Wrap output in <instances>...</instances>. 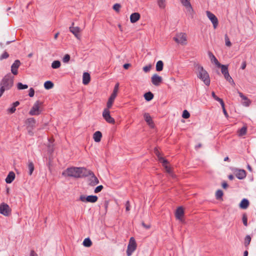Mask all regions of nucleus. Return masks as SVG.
Here are the masks:
<instances>
[{
  "mask_svg": "<svg viewBox=\"0 0 256 256\" xmlns=\"http://www.w3.org/2000/svg\"><path fill=\"white\" fill-rule=\"evenodd\" d=\"M247 132V126H244L243 127H242L240 129L238 130V136H242L246 134Z\"/></svg>",
  "mask_w": 256,
  "mask_h": 256,
  "instance_id": "c85d7f7f",
  "label": "nucleus"
},
{
  "mask_svg": "<svg viewBox=\"0 0 256 256\" xmlns=\"http://www.w3.org/2000/svg\"><path fill=\"white\" fill-rule=\"evenodd\" d=\"M26 124L27 125V130H28V132L30 134L32 135V130L35 126V124L36 122V120L34 118H29L26 120Z\"/></svg>",
  "mask_w": 256,
  "mask_h": 256,
  "instance_id": "dca6fc26",
  "label": "nucleus"
},
{
  "mask_svg": "<svg viewBox=\"0 0 256 256\" xmlns=\"http://www.w3.org/2000/svg\"><path fill=\"white\" fill-rule=\"evenodd\" d=\"M164 63L162 60H158L156 64V70L157 72H161L163 70Z\"/></svg>",
  "mask_w": 256,
  "mask_h": 256,
  "instance_id": "c756f323",
  "label": "nucleus"
},
{
  "mask_svg": "<svg viewBox=\"0 0 256 256\" xmlns=\"http://www.w3.org/2000/svg\"><path fill=\"white\" fill-rule=\"evenodd\" d=\"M20 65L19 60H16L11 66V72L14 75L18 74V69Z\"/></svg>",
  "mask_w": 256,
  "mask_h": 256,
  "instance_id": "aec40b11",
  "label": "nucleus"
},
{
  "mask_svg": "<svg viewBox=\"0 0 256 256\" xmlns=\"http://www.w3.org/2000/svg\"><path fill=\"white\" fill-rule=\"evenodd\" d=\"M182 4L186 8L187 12L193 18L194 14V12L192 8L190 3V0H180Z\"/></svg>",
  "mask_w": 256,
  "mask_h": 256,
  "instance_id": "4468645a",
  "label": "nucleus"
},
{
  "mask_svg": "<svg viewBox=\"0 0 256 256\" xmlns=\"http://www.w3.org/2000/svg\"><path fill=\"white\" fill-rule=\"evenodd\" d=\"M157 3L159 8L161 9H164L166 7V0H157Z\"/></svg>",
  "mask_w": 256,
  "mask_h": 256,
  "instance_id": "7c9ffc66",
  "label": "nucleus"
},
{
  "mask_svg": "<svg viewBox=\"0 0 256 256\" xmlns=\"http://www.w3.org/2000/svg\"><path fill=\"white\" fill-rule=\"evenodd\" d=\"M140 18V14L138 12L132 14L130 16V20L132 23H134L138 21Z\"/></svg>",
  "mask_w": 256,
  "mask_h": 256,
  "instance_id": "5701e85b",
  "label": "nucleus"
},
{
  "mask_svg": "<svg viewBox=\"0 0 256 256\" xmlns=\"http://www.w3.org/2000/svg\"><path fill=\"white\" fill-rule=\"evenodd\" d=\"M42 102L37 100L34 104L32 106L31 110L29 112V114L30 116H38L39 115L41 112H42Z\"/></svg>",
  "mask_w": 256,
  "mask_h": 256,
  "instance_id": "423d86ee",
  "label": "nucleus"
},
{
  "mask_svg": "<svg viewBox=\"0 0 256 256\" xmlns=\"http://www.w3.org/2000/svg\"><path fill=\"white\" fill-rule=\"evenodd\" d=\"M220 68H221L222 72L224 74L226 80H228L232 85L234 86L235 84L234 80H232V78L229 74L228 66L222 64Z\"/></svg>",
  "mask_w": 256,
  "mask_h": 256,
  "instance_id": "1a4fd4ad",
  "label": "nucleus"
},
{
  "mask_svg": "<svg viewBox=\"0 0 256 256\" xmlns=\"http://www.w3.org/2000/svg\"><path fill=\"white\" fill-rule=\"evenodd\" d=\"M20 104L18 101H16L12 104V106L8 110V111L10 113H14L16 111V107Z\"/></svg>",
  "mask_w": 256,
  "mask_h": 256,
  "instance_id": "2f4dec72",
  "label": "nucleus"
},
{
  "mask_svg": "<svg viewBox=\"0 0 256 256\" xmlns=\"http://www.w3.org/2000/svg\"><path fill=\"white\" fill-rule=\"evenodd\" d=\"M70 60V55L68 54H66L63 58L62 61L66 63L69 62Z\"/></svg>",
  "mask_w": 256,
  "mask_h": 256,
  "instance_id": "a18cd8bd",
  "label": "nucleus"
},
{
  "mask_svg": "<svg viewBox=\"0 0 256 256\" xmlns=\"http://www.w3.org/2000/svg\"><path fill=\"white\" fill-rule=\"evenodd\" d=\"M208 54L211 62H212L214 63L217 66L220 67V66H221L222 64L218 62V61L215 57V56L212 54V53L211 52H208Z\"/></svg>",
  "mask_w": 256,
  "mask_h": 256,
  "instance_id": "b1692460",
  "label": "nucleus"
},
{
  "mask_svg": "<svg viewBox=\"0 0 256 256\" xmlns=\"http://www.w3.org/2000/svg\"><path fill=\"white\" fill-rule=\"evenodd\" d=\"M92 244V242L89 238H86L83 242V245L86 247H90Z\"/></svg>",
  "mask_w": 256,
  "mask_h": 256,
  "instance_id": "c9c22d12",
  "label": "nucleus"
},
{
  "mask_svg": "<svg viewBox=\"0 0 256 256\" xmlns=\"http://www.w3.org/2000/svg\"><path fill=\"white\" fill-rule=\"evenodd\" d=\"M74 24L72 23V25ZM69 29L70 32H72L78 39H80V32L81 30L79 27L74 26H72L70 27Z\"/></svg>",
  "mask_w": 256,
  "mask_h": 256,
  "instance_id": "a211bd4d",
  "label": "nucleus"
},
{
  "mask_svg": "<svg viewBox=\"0 0 256 256\" xmlns=\"http://www.w3.org/2000/svg\"><path fill=\"white\" fill-rule=\"evenodd\" d=\"M223 194H224V193L222 190H218L216 193V198L218 200L222 199V197L223 196Z\"/></svg>",
  "mask_w": 256,
  "mask_h": 256,
  "instance_id": "58836bf2",
  "label": "nucleus"
},
{
  "mask_svg": "<svg viewBox=\"0 0 256 256\" xmlns=\"http://www.w3.org/2000/svg\"><path fill=\"white\" fill-rule=\"evenodd\" d=\"M197 77L202 80L206 85L208 86L210 84V78L208 72L201 65L196 64L194 65Z\"/></svg>",
  "mask_w": 256,
  "mask_h": 256,
  "instance_id": "f03ea898",
  "label": "nucleus"
},
{
  "mask_svg": "<svg viewBox=\"0 0 256 256\" xmlns=\"http://www.w3.org/2000/svg\"><path fill=\"white\" fill-rule=\"evenodd\" d=\"M228 178L230 180H232L234 178V176L233 175L230 174V175L228 176Z\"/></svg>",
  "mask_w": 256,
  "mask_h": 256,
  "instance_id": "774afa93",
  "label": "nucleus"
},
{
  "mask_svg": "<svg viewBox=\"0 0 256 256\" xmlns=\"http://www.w3.org/2000/svg\"><path fill=\"white\" fill-rule=\"evenodd\" d=\"M130 66V64H124V68L125 69H128Z\"/></svg>",
  "mask_w": 256,
  "mask_h": 256,
  "instance_id": "0e129e2a",
  "label": "nucleus"
},
{
  "mask_svg": "<svg viewBox=\"0 0 256 256\" xmlns=\"http://www.w3.org/2000/svg\"><path fill=\"white\" fill-rule=\"evenodd\" d=\"M9 55L8 52H4L0 56V60L6 58L8 57Z\"/></svg>",
  "mask_w": 256,
  "mask_h": 256,
  "instance_id": "603ef678",
  "label": "nucleus"
},
{
  "mask_svg": "<svg viewBox=\"0 0 256 256\" xmlns=\"http://www.w3.org/2000/svg\"><path fill=\"white\" fill-rule=\"evenodd\" d=\"M48 151L50 152H52V151H53V148H52V144H49L48 145Z\"/></svg>",
  "mask_w": 256,
  "mask_h": 256,
  "instance_id": "bf43d9fd",
  "label": "nucleus"
},
{
  "mask_svg": "<svg viewBox=\"0 0 256 256\" xmlns=\"http://www.w3.org/2000/svg\"><path fill=\"white\" fill-rule=\"evenodd\" d=\"M114 100V99L110 97L108 100V101L106 103V108H109V109L111 108L112 106Z\"/></svg>",
  "mask_w": 256,
  "mask_h": 256,
  "instance_id": "4c0bfd02",
  "label": "nucleus"
},
{
  "mask_svg": "<svg viewBox=\"0 0 256 256\" xmlns=\"http://www.w3.org/2000/svg\"><path fill=\"white\" fill-rule=\"evenodd\" d=\"M54 86V84L51 81H46L44 84V87L46 90L51 89Z\"/></svg>",
  "mask_w": 256,
  "mask_h": 256,
  "instance_id": "473e14b6",
  "label": "nucleus"
},
{
  "mask_svg": "<svg viewBox=\"0 0 256 256\" xmlns=\"http://www.w3.org/2000/svg\"><path fill=\"white\" fill-rule=\"evenodd\" d=\"M152 68V66L149 64L148 66H145L143 68V70L145 72H148L150 71Z\"/></svg>",
  "mask_w": 256,
  "mask_h": 256,
  "instance_id": "de8ad7c7",
  "label": "nucleus"
},
{
  "mask_svg": "<svg viewBox=\"0 0 256 256\" xmlns=\"http://www.w3.org/2000/svg\"><path fill=\"white\" fill-rule=\"evenodd\" d=\"M144 120L147 122L148 124L150 127L153 128L154 127V124L152 120L151 116L150 114L148 113H144Z\"/></svg>",
  "mask_w": 256,
  "mask_h": 256,
  "instance_id": "412c9836",
  "label": "nucleus"
},
{
  "mask_svg": "<svg viewBox=\"0 0 256 256\" xmlns=\"http://www.w3.org/2000/svg\"><path fill=\"white\" fill-rule=\"evenodd\" d=\"M174 40L178 44L185 46L188 43V36L185 32H180L177 33L173 38Z\"/></svg>",
  "mask_w": 256,
  "mask_h": 256,
  "instance_id": "20e7f679",
  "label": "nucleus"
},
{
  "mask_svg": "<svg viewBox=\"0 0 256 256\" xmlns=\"http://www.w3.org/2000/svg\"><path fill=\"white\" fill-rule=\"evenodd\" d=\"M222 111H223V112H224V116H226V117L228 118V115L226 110V108L222 109Z\"/></svg>",
  "mask_w": 256,
  "mask_h": 256,
  "instance_id": "338daca9",
  "label": "nucleus"
},
{
  "mask_svg": "<svg viewBox=\"0 0 256 256\" xmlns=\"http://www.w3.org/2000/svg\"><path fill=\"white\" fill-rule=\"evenodd\" d=\"M224 38H225L226 45L228 47H230L232 46V44L229 38H228V36L226 35Z\"/></svg>",
  "mask_w": 256,
  "mask_h": 256,
  "instance_id": "c03bdc74",
  "label": "nucleus"
},
{
  "mask_svg": "<svg viewBox=\"0 0 256 256\" xmlns=\"http://www.w3.org/2000/svg\"><path fill=\"white\" fill-rule=\"evenodd\" d=\"M88 176V184L94 186L99 183V180L93 172L86 169V175L84 177Z\"/></svg>",
  "mask_w": 256,
  "mask_h": 256,
  "instance_id": "39448f33",
  "label": "nucleus"
},
{
  "mask_svg": "<svg viewBox=\"0 0 256 256\" xmlns=\"http://www.w3.org/2000/svg\"><path fill=\"white\" fill-rule=\"evenodd\" d=\"M246 62H242V64L241 68L242 70H244L246 68Z\"/></svg>",
  "mask_w": 256,
  "mask_h": 256,
  "instance_id": "680f3d73",
  "label": "nucleus"
},
{
  "mask_svg": "<svg viewBox=\"0 0 256 256\" xmlns=\"http://www.w3.org/2000/svg\"><path fill=\"white\" fill-rule=\"evenodd\" d=\"M162 163L166 172L168 173L172 177L174 178L175 175L172 172V168L170 166L168 161L164 158H160V162Z\"/></svg>",
  "mask_w": 256,
  "mask_h": 256,
  "instance_id": "f8f14e48",
  "label": "nucleus"
},
{
  "mask_svg": "<svg viewBox=\"0 0 256 256\" xmlns=\"http://www.w3.org/2000/svg\"><path fill=\"white\" fill-rule=\"evenodd\" d=\"M14 84V77L10 74L6 75L2 80L0 84V97L6 90L12 88Z\"/></svg>",
  "mask_w": 256,
  "mask_h": 256,
  "instance_id": "7ed1b4c3",
  "label": "nucleus"
},
{
  "mask_svg": "<svg viewBox=\"0 0 256 256\" xmlns=\"http://www.w3.org/2000/svg\"><path fill=\"white\" fill-rule=\"evenodd\" d=\"M102 116L104 120L108 123L110 124H114L115 120L112 117L110 114V111L109 108H104Z\"/></svg>",
  "mask_w": 256,
  "mask_h": 256,
  "instance_id": "9d476101",
  "label": "nucleus"
},
{
  "mask_svg": "<svg viewBox=\"0 0 256 256\" xmlns=\"http://www.w3.org/2000/svg\"><path fill=\"white\" fill-rule=\"evenodd\" d=\"M250 241L251 237L249 235H247L244 238V244L246 247H248V246L250 244Z\"/></svg>",
  "mask_w": 256,
  "mask_h": 256,
  "instance_id": "ea45409f",
  "label": "nucleus"
},
{
  "mask_svg": "<svg viewBox=\"0 0 256 256\" xmlns=\"http://www.w3.org/2000/svg\"><path fill=\"white\" fill-rule=\"evenodd\" d=\"M125 206H126V212L130 211V201L128 200V201L126 202V204H125Z\"/></svg>",
  "mask_w": 256,
  "mask_h": 256,
  "instance_id": "3c124183",
  "label": "nucleus"
},
{
  "mask_svg": "<svg viewBox=\"0 0 256 256\" xmlns=\"http://www.w3.org/2000/svg\"><path fill=\"white\" fill-rule=\"evenodd\" d=\"M222 187L224 188V189H226L228 187V184H226V182H224L222 183Z\"/></svg>",
  "mask_w": 256,
  "mask_h": 256,
  "instance_id": "052dcab7",
  "label": "nucleus"
},
{
  "mask_svg": "<svg viewBox=\"0 0 256 256\" xmlns=\"http://www.w3.org/2000/svg\"><path fill=\"white\" fill-rule=\"evenodd\" d=\"M218 102H220L222 109L225 108L224 102L222 98H220Z\"/></svg>",
  "mask_w": 256,
  "mask_h": 256,
  "instance_id": "6e6d98bb",
  "label": "nucleus"
},
{
  "mask_svg": "<svg viewBox=\"0 0 256 256\" xmlns=\"http://www.w3.org/2000/svg\"><path fill=\"white\" fill-rule=\"evenodd\" d=\"M102 134L100 131L96 132L93 134V138L95 142H99L101 140Z\"/></svg>",
  "mask_w": 256,
  "mask_h": 256,
  "instance_id": "a878e982",
  "label": "nucleus"
},
{
  "mask_svg": "<svg viewBox=\"0 0 256 256\" xmlns=\"http://www.w3.org/2000/svg\"><path fill=\"white\" fill-rule=\"evenodd\" d=\"M86 168L84 167H70L67 168L62 172L65 177L80 178L86 175Z\"/></svg>",
  "mask_w": 256,
  "mask_h": 256,
  "instance_id": "f257e3e1",
  "label": "nucleus"
},
{
  "mask_svg": "<svg viewBox=\"0 0 256 256\" xmlns=\"http://www.w3.org/2000/svg\"><path fill=\"white\" fill-rule=\"evenodd\" d=\"M79 200L82 202L94 203L98 201V197L94 195L86 196L82 194L80 196Z\"/></svg>",
  "mask_w": 256,
  "mask_h": 256,
  "instance_id": "6e6552de",
  "label": "nucleus"
},
{
  "mask_svg": "<svg viewBox=\"0 0 256 256\" xmlns=\"http://www.w3.org/2000/svg\"><path fill=\"white\" fill-rule=\"evenodd\" d=\"M12 210L9 206L4 202L0 204V214L6 216H8L11 214Z\"/></svg>",
  "mask_w": 256,
  "mask_h": 256,
  "instance_id": "9b49d317",
  "label": "nucleus"
},
{
  "mask_svg": "<svg viewBox=\"0 0 256 256\" xmlns=\"http://www.w3.org/2000/svg\"><path fill=\"white\" fill-rule=\"evenodd\" d=\"M103 188V186L100 185L98 186L95 189H94V192L95 193H98L100 192Z\"/></svg>",
  "mask_w": 256,
  "mask_h": 256,
  "instance_id": "8fccbe9b",
  "label": "nucleus"
},
{
  "mask_svg": "<svg viewBox=\"0 0 256 256\" xmlns=\"http://www.w3.org/2000/svg\"><path fill=\"white\" fill-rule=\"evenodd\" d=\"M249 202L248 200L244 198L240 204V208L242 209H246L249 206Z\"/></svg>",
  "mask_w": 256,
  "mask_h": 256,
  "instance_id": "cd10ccee",
  "label": "nucleus"
},
{
  "mask_svg": "<svg viewBox=\"0 0 256 256\" xmlns=\"http://www.w3.org/2000/svg\"><path fill=\"white\" fill-rule=\"evenodd\" d=\"M232 171L236 176L240 180L244 179L246 176V172L244 170L234 168Z\"/></svg>",
  "mask_w": 256,
  "mask_h": 256,
  "instance_id": "f3484780",
  "label": "nucleus"
},
{
  "mask_svg": "<svg viewBox=\"0 0 256 256\" xmlns=\"http://www.w3.org/2000/svg\"><path fill=\"white\" fill-rule=\"evenodd\" d=\"M162 81V78L156 74H154L151 77V82L154 86H160Z\"/></svg>",
  "mask_w": 256,
  "mask_h": 256,
  "instance_id": "2eb2a0df",
  "label": "nucleus"
},
{
  "mask_svg": "<svg viewBox=\"0 0 256 256\" xmlns=\"http://www.w3.org/2000/svg\"><path fill=\"white\" fill-rule=\"evenodd\" d=\"M118 86H119V84L118 83L116 84V85H115V86L114 88V90H113V92H116V93H117L118 92Z\"/></svg>",
  "mask_w": 256,
  "mask_h": 256,
  "instance_id": "5fc2aeb1",
  "label": "nucleus"
},
{
  "mask_svg": "<svg viewBox=\"0 0 256 256\" xmlns=\"http://www.w3.org/2000/svg\"><path fill=\"white\" fill-rule=\"evenodd\" d=\"M137 244L134 237H131L129 240L126 250L127 256H131L132 253L136 250Z\"/></svg>",
  "mask_w": 256,
  "mask_h": 256,
  "instance_id": "0eeeda50",
  "label": "nucleus"
},
{
  "mask_svg": "<svg viewBox=\"0 0 256 256\" xmlns=\"http://www.w3.org/2000/svg\"><path fill=\"white\" fill-rule=\"evenodd\" d=\"M30 256H38V254L34 252V250H31Z\"/></svg>",
  "mask_w": 256,
  "mask_h": 256,
  "instance_id": "e2e57ef3",
  "label": "nucleus"
},
{
  "mask_svg": "<svg viewBox=\"0 0 256 256\" xmlns=\"http://www.w3.org/2000/svg\"><path fill=\"white\" fill-rule=\"evenodd\" d=\"M142 225L143 226H144L146 229H148V228H150V224L146 225L145 224L142 223Z\"/></svg>",
  "mask_w": 256,
  "mask_h": 256,
  "instance_id": "69168bd1",
  "label": "nucleus"
},
{
  "mask_svg": "<svg viewBox=\"0 0 256 256\" xmlns=\"http://www.w3.org/2000/svg\"><path fill=\"white\" fill-rule=\"evenodd\" d=\"M120 8L121 6L119 4H116L113 6V9L118 12H120Z\"/></svg>",
  "mask_w": 256,
  "mask_h": 256,
  "instance_id": "37998d69",
  "label": "nucleus"
},
{
  "mask_svg": "<svg viewBox=\"0 0 256 256\" xmlns=\"http://www.w3.org/2000/svg\"><path fill=\"white\" fill-rule=\"evenodd\" d=\"M61 64L59 60H54L52 64V67L53 68H58L60 66Z\"/></svg>",
  "mask_w": 256,
  "mask_h": 256,
  "instance_id": "e433bc0d",
  "label": "nucleus"
},
{
  "mask_svg": "<svg viewBox=\"0 0 256 256\" xmlns=\"http://www.w3.org/2000/svg\"><path fill=\"white\" fill-rule=\"evenodd\" d=\"M206 12V16L212 24L214 28L216 29L218 27V18L214 14L210 11L207 10Z\"/></svg>",
  "mask_w": 256,
  "mask_h": 256,
  "instance_id": "ddd939ff",
  "label": "nucleus"
},
{
  "mask_svg": "<svg viewBox=\"0 0 256 256\" xmlns=\"http://www.w3.org/2000/svg\"><path fill=\"white\" fill-rule=\"evenodd\" d=\"M28 174L32 175L34 170V164L32 162H29L28 164Z\"/></svg>",
  "mask_w": 256,
  "mask_h": 256,
  "instance_id": "f704fd0d",
  "label": "nucleus"
},
{
  "mask_svg": "<svg viewBox=\"0 0 256 256\" xmlns=\"http://www.w3.org/2000/svg\"><path fill=\"white\" fill-rule=\"evenodd\" d=\"M90 74L88 72H84L83 74V76H82V83L84 85H86L90 82Z\"/></svg>",
  "mask_w": 256,
  "mask_h": 256,
  "instance_id": "393cba45",
  "label": "nucleus"
},
{
  "mask_svg": "<svg viewBox=\"0 0 256 256\" xmlns=\"http://www.w3.org/2000/svg\"><path fill=\"white\" fill-rule=\"evenodd\" d=\"M242 220V222L244 223V224L245 226H248L247 216L246 214H243Z\"/></svg>",
  "mask_w": 256,
  "mask_h": 256,
  "instance_id": "09e8293b",
  "label": "nucleus"
},
{
  "mask_svg": "<svg viewBox=\"0 0 256 256\" xmlns=\"http://www.w3.org/2000/svg\"><path fill=\"white\" fill-rule=\"evenodd\" d=\"M154 153L158 156V160H159V162H160V158H164L162 156H161L160 152L157 148H155Z\"/></svg>",
  "mask_w": 256,
  "mask_h": 256,
  "instance_id": "49530a36",
  "label": "nucleus"
},
{
  "mask_svg": "<svg viewBox=\"0 0 256 256\" xmlns=\"http://www.w3.org/2000/svg\"><path fill=\"white\" fill-rule=\"evenodd\" d=\"M182 116L184 118H188L190 116V114L187 110H184L182 112Z\"/></svg>",
  "mask_w": 256,
  "mask_h": 256,
  "instance_id": "79ce46f5",
  "label": "nucleus"
},
{
  "mask_svg": "<svg viewBox=\"0 0 256 256\" xmlns=\"http://www.w3.org/2000/svg\"><path fill=\"white\" fill-rule=\"evenodd\" d=\"M238 94L243 100L242 104L245 106H248L251 103V101L246 96H244L242 93L238 92Z\"/></svg>",
  "mask_w": 256,
  "mask_h": 256,
  "instance_id": "4be33fe9",
  "label": "nucleus"
},
{
  "mask_svg": "<svg viewBox=\"0 0 256 256\" xmlns=\"http://www.w3.org/2000/svg\"><path fill=\"white\" fill-rule=\"evenodd\" d=\"M144 98L147 101H150L153 98L154 94L150 92H148L144 94Z\"/></svg>",
  "mask_w": 256,
  "mask_h": 256,
  "instance_id": "72a5a7b5",
  "label": "nucleus"
},
{
  "mask_svg": "<svg viewBox=\"0 0 256 256\" xmlns=\"http://www.w3.org/2000/svg\"><path fill=\"white\" fill-rule=\"evenodd\" d=\"M14 173L13 172H10L6 178V182L8 184H10L14 180Z\"/></svg>",
  "mask_w": 256,
  "mask_h": 256,
  "instance_id": "bb28decb",
  "label": "nucleus"
},
{
  "mask_svg": "<svg viewBox=\"0 0 256 256\" xmlns=\"http://www.w3.org/2000/svg\"><path fill=\"white\" fill-rule=\"evenodd\" d=\"M28 88V85L26 84H23L21 82H18V90H24V89H26Z\"/></svg>",
  "mask_w": 256,
  "mask_h": 256,
  "instance_id": "a19ab883",
  "label": "nucleus"
},
{
  "mask_svg": "<svg viewBox=\"0 0 256 256\" xmlns=\"http://www.w3.org/2000/svg\"><path fill=\"white\" fill-rule=\"evenodd\" d=\"M212 96L216 100H218L220 98H219L218 97L216 94H215V93L212 92Z\"/></svg>",
  "mask_w": 256,
  "mask_h": 256,
  "instance_id": "4d7b16f0",
  "label": "nucleus"
},
{
  "mask_svg": "<svg viewBox=\"0 0 256 256\" xmlns=\"http://www.w3.org/2000/svg\"><path fill=\"white\" fill-rule=\"evenodd\" d=\"M34 94V90L33 88H30L29 90L28 95L30 97H33Z\"/></svg>",
  "mask_w": 256,
  "mask_h": 256,
  "instance_id": "864d4df0",
  "label": "nucleus"
},
{
  "mask_svg": "<svg viewBox=\"0 0 256 256\" xmlns=\"http://www.w3.org/2000/svg\"><path fill=\"white\" fill-rule=\"evenodd\" d=\"M184 215V210L182 207H178L175 213L176 218L181 222L183 221L182 218Z\"/></svg>",
  "mask_w": 256,
  "mask_h": 256,
  "instance_id": "6ab92c4d",
  "label": "nucleus"
},
{
  "mask_svg": "<svg viewBox=\"0 0 256 256\" xmlns=\"http://www.w3.org/2000/svg\"><path fill=\"white\" fill-rule=\"evenodd\" d=\"M117 94H118L117 93L112 92V94L110 96V98L115 100L116 98V97Z\"/></svg>",
  "mask_w": 256,
  "mask_h": 256,
  "instance_id": "13d9d810",
  "label": "nucleus"
}]
</instances>
